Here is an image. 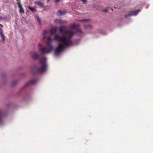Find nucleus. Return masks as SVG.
I'll use <instances>...</instances> for the list:
<instances>
[{
  "label": "nucleus",
  "instance_id": "f257e3e1",
  "mask_svg": "<svg viewBox=\"0 0 153 153\" xmlns=\"http://www.w3.org/2000/svg\"><path fill=\"white\" fill-rule=\"evenodd\" d=\"M67 27L66 26H62L60 27L59 31L60 32L62 33L64 35L60 36L59 35L55 34L53 39L50 36H47L48 33V31L45 30L43 34V36L42 40L44 42L47 47H43L42 45L39 44L38 46V50L42 54L50 52L53 49V47L52 43L53 40L58 42V45L55 50V53L56 56H58L62 52L64 51L68 47L72 44V38L73 37L74 33L70 30H67Z\"/></svg>",
  "mask_w": 153,
  "mask_h": 153
},
{
  "label": "nucleus",
  "instance_id": "f03ea898",
  "mask_svg": "<svg viewBox=\"0 0 153 153\" xmlns=\"http://www.w3.org/2000/svg\"><path fill=\"white\" fill-rule=\"evenodd\" d=\"M46 58H40L39 61V66H36L34 70L36 72L43 73L47 69Z\"/></svg>",
  "mask_w": 153,
  "mask_h": 153
},
{
  "label": "nucleus",
  "instance_id": "7ed1b4c3",
  "mask_svg": "<svg viewBox=\"0 0 153 153\" xmlns=\"http://www.w3.org/2000/svg\"><path fill=\"white\" fill-rule=\"evenodd\" d=\"M141 10L140 9H139L137 10L131 12L130 13L126 15H125V16L126 17H127L128 16H136L138 12L140 11Z\"/></svg>",
  "mask_w": 153,
  "mask_h": 153
},
{
  "label": "nucleus",
  "instance_id": "20e7f679",
  "mask_svg": "<svg viewBox=\"0 0 153 153\" xmlns=\"http://www.w3.org/2000/svg\"><path fill=\"white\" fill-rule=\"evenodd\" d=\"M30 56H33V57H39V55L36 51H33L30 52L29 53Z\"/></svg>",
  "mask_w": 153,
  "mask_h": 153
},
{
  "label": "nucleus",
  "instance_id": "39448f33",
  "mask_svg": "<svg viewBox=\"0 0 153 153\" xmlns=\"http://www.w3.org/2000/svg\"><path fill=\"white\" fill-rule=\"evenodd\" d=\"M17 4L18 5V7L19 8V12L22 13H24L25 10L22 7L20 2H18Z\"/></svg>",
  "mask_w": 153,
  "mask_h": 153
},
{
  "label": "nucleus",
  "instance_id": "423d86ee",
  "mask_svg": "<svg viewBox=\"0 0 153 153\" xmlns=\"http://www.w3.org/2000/svg\"><path fill=\"white\" fill-rule=\"evenodd\" d=\"M36 82V80L34 79L32 80L29 82L27 83L25 85V87H26L27 86L29 85L33 84H34Z\"/></svg>",
  "mask_w": 153,
  "mask_h": 153
},
{
  "label": "nucleus",
  "instance_id": "0eeeda50",
  "mask_svg": "<svg viewBox=\"0 0 153 153\" xmlns=\"http://www.w3.org/2000/svg\"><path fill=\"white\" fill-rule=\"evenodd\" d=\"M57 27H51L50 32L51 35H53L55 34L56 32Z\"/></svg>",
  "mask_w": 153,
  "mask_h": 153
},
{
  "label": "nucleus",
  "instance_id": "6e6552de",
  "mask_svg": "<svg viewBox=\"0 0 153 153\" xmlns=\"http://www.w3.org/2000/svg\"><path fill=\"white\" fill-rule=\"evenodd\" d=\"M54 22L57 24H61L63 23L64 22L60 19H56L54 20Z\"/></svg>",
  "mask_w": 153,
  "mask_h": 153
},
{
  "label": "nucleus",
  "instance_id": "1a4fd4ad",
  "mask_svg": "<svg viewBox=\"0 0 153 153\" xmlns=\"http://www.w3.org/2000/svg\"><path fill=\"white\" fill-rule=\"evenodd\" d=\"M65 13V12L62 11L61 10H59L58 11L57 14L58 16H61L63 15Z\"/></svg>",
  "mask_w": 153,
  "mask_h": 153
},
{
  "label": "nucleus",
  "instance_id": "9d476101",
  "mask_svg": "<svg viewBox=\"0 0 153 153\" xmlns=\"http://www.w3.org/2000/svg\"><path fill=\"white\" fill-rule=\"evenodd\" d=\"M76 33L78 35H80L82 33V31L81 29H78Z\"/></svg>",
  "mask_w": 153,
  "mask_h": 153
},
{
  "label": "nucleus",
  "instance_id": "9b49d317",
  "mask_svg": "<svg viewBox=\"0 0 153 153\" xmlns=\"http://www.w3.org/2000/svg\"><path fill=\"white\" fill-rule=\"evenodd\" d=\"M37 4L40 6L41 7H44V4L43 3L40 1H38L37 2Z\"/></svg>",
  "mask_w": 153,
  "mask_h": 153
},
{
  "label": "nucleus",
  "instance_id": "f8f14e48",
  "mask_svg": "<svg viewBox=\"0 0 153 153\" xmlns=\"http://www.w3.org/2000/svg\"><path fill=\"white\" fill-rule=\"evenodd\" d=\"M77 25L75 24L72 25L70 26L71 29H76L77 27Z\"/></svg>",
  "mask_w": 153,
  "mask_h": 153
},
{
  "label": "nucleus",
  "instance_id": "ddd939ff",
  "mask_svg": "<svg viewBox=\"0 0 153 153\" xmlns=\"http://www.w3.org/2000/svg\"><path fill=\"white\" fill-rule=\"evenodd\" d=\"M36 18L38 22H39V24L40 25H42L41 21V20L40 19L39 16H36Z\"/></svg>",
  "mask_w": 153,
  "mask_h": 153
},
{
  "label": "nucleus",
  "instance_id": "4468645a",
  "mask_svg": "<svg viewBox=\"0 0 153 153\" xmlns=\"http://www.w3.org/2000/svg\"><path fill=\"white\" fill-rule=\"evenodd\" d=\"M28 8L29 9H30L31 11H32L33 12H34L36 10V9L35 8L31 7H29Z\"/></svg>",
  "mask_w": 153,
  "mask_h": 153
},
{
  "label": "nucleus",
  "instance_id": "2eb2a0df",
  "mask_svg": "<svg viewBox=\"0 0 153 153\" xmlns=\"http://www.w3.org/2000/svg\"><path fill=\"white\" fill-rule=\"evenodd\" d=\"M2 114L1 111V110H0V123H1V119L2 117Z\"/></svg>",
  "mask_w": 153,
  "mask_h": 153
},
{
  "label": "nucleus",
  "instance_id": "dca6fc26",
  "mask_svg": "<svg viewBox=\"0 0 153 153\" xmlns=\"http://www.w3.org/2000/svg\"><path fill=\"white\" fill-rule=\"evenodd\" d=\"M1 36L2 37L3 40L4 41L5 40V38L4 35L3 34V33H1Z\"/></svg>",
  "mask_w": 153,
  "mask_h": 153
},
{
  "label": "nucleus",
  "instance_id": "f3484780",
  "mask_svg": "<svg viewBox=\"0 0 153 153\" xmlns=\"http://www.w3.org/2000/svg\"><path fill=\"white\" fill-rule=\"evenodd\" d=\"M88 19H82V20H80V21L81 22H86L88 21Z\"/></svg>",
  "mask_w": 153,
  "mask_h": 153
},
{
  "label": "nucleus",
  "instance_id": "a211bd4d",
  "mask_svg": "<svg viewBox=\"0 0 153 153\" xmlns=\"http://www.w3.org/2000/svg\"><path fill=\"white\" fill-rule=\"evenodd\" d=\"M82 0V2L84 4H85L87 2V0Z\"/></svg>",
  "mask_w": 153,
  "mask_h": 153
},
{
  "label": "nucleus",
  "instance_id": "6ab92c4d",
  "mask_svg": "<svg viewBox=\"0 0 153 153\" xmlns=\"http://www.w3.org/2000/svg\"><path fill=\"white\" fill-rule=\"evenodd\" d=\"M87 29L91 28V27L90 25H88L87 27H85Z\"/></svg>",
  "mask_w": 153,
  "mask_h": 153
},
{
  "label": "nucleus",
  "instance_id": "aec40b11",
  "mask_svg": "<svg viewBox=\"0 0 153 153\" xmlns=\"http://www.w3.org/2000/svg\"><path fill=\"white\" fill-rule=\"evenodd\" d=\"M60 0H55V2L56 3H58L60 1Z\"/></svg>",
  "mask_w": 153,
  "mask_h": 153
},
{
  "label": "nucleus",
  "instance_id": "412c9836",
  "mask_svg": "<svg viewBox=\"0 0 153 153\" xmlns=\"http://www.w3.org/2000/svg\"><path fill=\"white\" fill-rule=\"evenodd\" d=\"M108 10L106 9H104L103 10V11L104 12H107V11Z\"/></svg>",
  "mask_w": 153,
  "mask_h": 153
},
{
  "label": "nucleus",
  "instance_id": "4be33fe9",
  "mask_svg": "<svg viewBox=\"0 0 153 153\" xmlns=\"http://www.w3.org/2000/svg\"><path fill=\"white\" fill-rule=\"evenodd\" d=\"M16 0L17 1H20V0Z\"/></svg>",
  "mask_w": 153,
  "mask_h": 153
},
{
  "label": "nucleus",
  "instance_id": "5701e85b",
  "mask_svg": "<svg viewBox=\"0 0 153 153\" xmlns=\"http://www.w3.org/2000/svg\"><path fill=\"white\" fill-rule=\"evenodd\" d=\"M111 10H112V11L113 10V9H111Z\"/></svg>",
  "mask_w": 153,
  "mask_h": 153
}]
</instances>
